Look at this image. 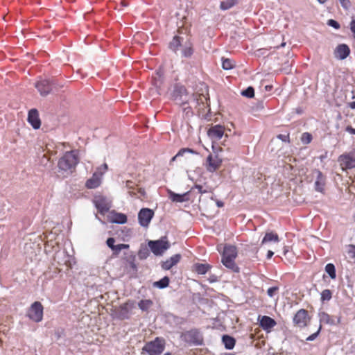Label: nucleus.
<instances>
[{
    "label": "nucleus",
    "instance_id": "nucleus-13",
    "mask_svg": "<svg viewBox=\"0 0 355 355\" xmlns=\"http://www.w3.org/2000/svg\"><path fill=\"white\" fill-rule=\"evenodd\" d=\"M309 320L310 318L308 316L307 311L304 309H301L295 315L293 322L296 326L304 327L308 324Z\"/></svg>",
    "mask_w": 355,
    "mask_h": 355
},
{
    "label": "nucleus",
    "instance_id": "nucleus-24",
    "mask_svg": "<svg viewBox=\"0 0 355 355\" xmlns=\"http://www.w3.org/2000/svg\"><path fill=\"white\" fill-rule=\"evenodd\" d=\"M153 305V301L148 299L141 300L138 303V306L142 311H148Z\"/></svg>",
    "mask_w": 355,
    "mask_h": 355
},
{
    "label": "nucleus",
    "instance_id": "nucleus-37",
    "mask_svg": "<svg viewBox=\"0 0 355 355\" xmlns=\"http://www.w3.org/2000/svg\"><path fill=\"white\" fill-rule=\"evenodd\" d=\"M129 245L127 244H119L116 245L115 252H119L123 249L128 248Z\"/></svg>",
    "mask_w": 355,
    "mask_h": 355
},
{
    "label": "nucleus",
    "instance_id": "nucleus-50",
    "mask_svg": "<svg viewBox=\"0 0 355 355\" xmlns=\"http://www.w3.org/2000/svg\"><path fill=\"white\" fill-rule=\"evenodd\" d=\"M328 0H318V1L321 4L325 3Z\"/></svg>",
    "mask_w": 355,
    "mask_h": 355
},
{
    "label": "nucleus",
    "instance_id": "nucleus-56",
    "mask_svg": "<svg viewBox=\"0 0 355 355\" xmlns=\"http://www.w3.org/2000/svg\"><path fill=\"white\" fill-rule=\"evenodd\" d=\"M129 193H130V195H135V194L134 192L130 191H129Z\"/></svg>",
    "mask_w": 355,
    "mask_h": 355
},
{
    "label": "nucleus",
    "instance_id": "nucleus-35",
    "mask_svg": "<svg viewBox=\"0 0 355 355\" xmlns=\"http://www.w3.org/2000/svg\"><path fill=\"white\" fill-rule=\"evenodd\" d=\"M278 291L277 287H272L268 289L267 293L270 297H273L276 295Z\"/></svg>",
    "mask_w": 355,
    "mask_h": 355
},
{
    "label": "nucleus",
    "instance_id": "nucleus-3",
    "mask_svg": "<svg viewBox=\"0 0 355 355\" xmlns=\"http://www.w3.org/2000/svg\"><path fill=\"white\" fill-rule=\"evenodd\" d=\"M212 153H209L207 157L205 162V167L209 173H214L220 168L223 164V158L220 156L219 153L222 152L221 147L211 149Z\"/></svg>",
    "mask_w": 355,
    "mask_h": 355
},
{
    "label": "nucleus",
    "instance_id": "nucleus-41",
    "mask_svg": "<svg viewBox=\"0 0 355 355\" xmlns=\"http://www.w3.org/2000/svg\"><path fill=\"white\" fill-rule=\"evenodd\" d=\"M129 266H130V272H135L136 271L137 267L133 261L129 262Z\"/></svg>",
    "mask_w": 355,
    "mask_h": 355
},
{
    "label": "nucleus",
    "instance_id": "nucleus-9",
    "mask_svg": "<svg viewBox=\"0 0 355 355\" xmlns=\"http://www.w3.org/2000/svg\"><path fill=\"white\" fill-rule=\"evenodd\" d=\"M311 182H313L315 189L319 192H322L325 184V179L320 171L315 170L309 175Z\"/></svg>",
    "mask_w": 355,
    "mask_h": 355
},
{
    "label": "nucleus",
    "instance_id": "nucleus-34",
    "mask_svg": "<svg viewBox=\"0 0 355 355\" xmlns=\"http://www.w3.org/2000/svg\"><path fill=\"white\" fill-rule=\"evenodd\" d=\"M311 139H312V137L308 132H305V133L302 134V135L301 137V141H302L303 144H309L311 141Z\"/></svg>",
    "mask_w": 355,
    "mask_h": 355
},
{
    "label": "nucleus",
    "instance_id": "nucleus-2",
    "mask_svg": "<svg viewBox=\"0 0 355 355\" xmlns=\"http://www.w3.org/2000/svg\"><path fill=\"white\" fill-rule=\"evenodd\" d=\"M170 49L175 53L189 57L193 53V48L190 42L185 37L175 36L169 44Z\"/></svg>",
    "mask_w": 355,
    "mask_h": 355
},
{
    "label": "nucleus",
    "instance_id": "nucleus-36",
    "mask_svg": "<svg viewBox=\"0 0 355 355\" xmlns=\"http://www.w3.org/2000/svg\"><path fill=\"white\" fill-rule=\"evenodd\" d=\"M115 241L113 238H109L107 240V245L112 250H115V248H116V245H114Z\"/></svg>",
    "mask_w": 355,
    "mask_h": 355
},
{
    "label": "nucleus",
    "instance_id": "nucleus-39",
    "mask_svg": "<svg viewBox=\"0 0 355 355\" xmlns=\"http://www.w3.org/2000/svg\"><path fill=\"white\" fill-rule=\"evenodd\" d=\"M328 25L335 28H339V24L337 21H336L335 20H333V19H329L328 21Z\"/></svg>",
    "mask_w": 355,
    "mask_h": 355
},
{
    "label": "nucleus",
    "instance_id": "nucleus-31",
    "mask_svg": "<svg viewBox=\"0 0 355 355\" xmlns=\"http://www.w3.org/2000/svg\"><path fill=\"white\" fill-rule=\"evenodd\" d=\"M222 67L225 70H229L234 67V64L231 60L226 58L223 60Z\"/></svg>",
    "mask_w": 355,
    "mask_h": 355
},
{
    "label": "nucleus",
    "instance_id": "nucleus-49",
    "mask_svg": "<svg viewBox=\"0 0 355 355\" xmlns=\"http://www.w3.org/2000/svg\"><path fill=\"white\" fill-rule=\"evenodd\" d=\"M350 107H351V108H352V109H355V101L352 102V103H350Z\"/></svg>",
    "mask_w": 355,
    "mask_h": 355
},
{
    "label": "nucleus",
    "instance_id": "nucleus-8",
    "mask_svg": "<svg viewBox=\"0 0 355 355\" xmlns=\"http://www.w3.org/2000/svg\"><path fill=\"white\" fill-rule=\"evenodd\" d=\"M148 246L154 254L162 255L170 247V244L166 238L157 241H150Z\"/></svg>",
    "mask_w": 355,
    "mask_h": 355
},
{
    "label": "nucleus",
    "instance_id": "nucleus-27",
    "mask_svg": "<svg viewBox=\"0 0 355 355\" xmlns=\"http://www.w3.org/2000/svg\"><path fill=\"white\" fill-rule=\"evenodd\" d=\"M197 103L199 106V110L203 111L206 107L205 105H208L207 96L203 94L198 95Z\"/></svg>",
    "mask_w": 355,
    "mask_h": 355
},
{
    "label": "nucleus",
    "instance_id": "nucleus-57",
    "mask_svg": "<svg viewBox=\"0 0 355 355\" xmlns=\"http://www.w3.org/2000/svg\"><path fill=\"white\" fill-rule=\"evenodd\" d=\"M340 322V318H339L337 321V324H339Z\"/></svg>",
    "mask_w": 355,
    "mask_h": 355
},
{
    "label": "nucleus",
    "instance_id": "nucleus-33",
    "mask_svg": "<svg viewBox=\"0 0 355 355\" xmlns=\"http://www.w3.org/2000/svg\"><path fill=\"white\" fill-rule=\"evenodd\" d=\"M331 298V292L329 290L325 289L321 293V300L322 301L329 300Z\"/></svg>",
    "mask_w": 355,
    "mask_h": 355
},
{
    "label": "nucleus",
    "instance_id": "nucleus-47",
    "mask_svg": "<svg viewBox=\"0 0 355 355\" xmlns=\"http://www.w3.org/2000/svg\"><path fill=\"white\" fill-rule=\"evenodd\" d=\"M138 193L140 194L141 196H144L146 195L145 190L142 188L138 189Z\"/></svg>",
    "mask_w": 355,
    "mask_h": 355
},
{
    "label": "nucleus",
    "instance_id": "nucleus-53",
    "mask_svg": "<svg viewBox=\"0 0 355 355\" xmlns=\"http://www.w3.org/2000/svg\"><path fill=\"white\" fill-rule=\"evenodd\" d=\"M263 104H262V103H259V104L258 105V109H263Z\"/></svg>",
    "mask_w": 355,
    "mask_h": 355
},
{
    "label": "nucleus",
    "instance_id": "nucleus-44",
    "mask_svg": "<svg viewBox=\"0 0 355 355\" xmlns=\"http://www.w3.org/2000/svg\"><path fill=\"white\" fill-rule=\"evenodd\" d=\"M191 153V150H187V149H184V150H182L180 151V152L177 154L176 157L182 156V155H183V154H184V153Z\"/></svg>",
    "mask_w": 355,
    "mask_h": 355
},
{
    "label": "nucleus",
    "instance_id": "nucleus-4",
    "mask_svg": "<svg viewBox=\"0 0 355 355\" xmlns=\"http://www.w3.org/2000/svg\"><path fill=\"white\" fill-rule=\"evenodd\" d=\"M77 162L76 155L73 152H67L60 159L58 167L63 174H69L72 173Z\"/></svg>",
    "mask_w": 355,
    "mask_h": 355
},
{
    "label": "nucleus",
    "instance_id": "nucleus-26",
    "mask_svg": "<svg viewBox=\"0 0 355 355\" xmlns=\"http://www.w3.org/2000/svg\"><path fill=\"white\" fill-rule=\"evenodd\" d=\"M222 340L225 345V348L228 349H232L234 348L235 345V340L234 338L227 335H225L223 336Z\"/></svg>",
    "mask_w": 355,
    "mask_h": 355
},
{
    "label": "nucleus",
    "instance_id": "nucleus-29",
    "mask_svg": "<svg viewBox=\"0 0 355 355\" xmlns=\"http://www.w3.org/2000/svg\"><path fill=\"white\" fill-rule=\"evenodd\" d=\"M325 271L331 279H334L336 278V270L334 266L332 263H328L325 266Z\"/></svg>",
    "mask_w": 355,
    "mask_h": 355
},
{
    "label": "nucleus",
    "instance_id": "nucleus-22",
    "mask_svg": "<svg viewBox=\"0 0 355 355\" xmlns=\"http://www.w3.org/2000/svg\"><path fill=\"white\" fill-rule=\"evenodd\" d=\"M169 198L175 202H182L187 200L188 192H185L182 194L175 193L171 191H168Z\"/></svg>",
    "mask_w": 355,
    "mask_h": 355
},
{
    "label": "nucleus",
    "instance_id": "nucleus-17",
    "mask_svg": "<svg viewBox=\"0 0 355 355\" xmlns=\"http://www.w3.org/2000/svg\"><path fill=\"white\" fill-rule=\"evenodd\" d=\"M110 222L112 223L124 224L127 222V216L122 214L116 211H112L108 215Z\"/></svg>",
    "mask_w": 355,
    "mask_h": 355
},
{
    "label": "nucleus",
    "instance_id": "nucleus-7",
    "mask_svg": "<svg viewBox=\"0 0 355 355\" xmlns=\"http://www.w3.org/2000/svg\"><path fill=\"white\" fill-rule=\"evenodd\" d=\"M44 306L40 302H33L27 310L26 316L33 322H40L43 319Z\"/></svg>",
    "mask_w": 355,
    "mask_h": 355
},
{
    "label": "nucleus",
    "instance_id": "nucleus-55",
    "mask_svg": "<svg viewBox=\"0 0 355 355\" xmlns=\"http://www.w3.org/2000/svg\"><path fill=\"white\" fill-rule=\"evenodd\" d=\"M271 89V86H266V90H270Z\"/></svg>",
    "mask_w": 355,
    "mask_h": 355
},
{
    "label": "nucleus",
    "instance_id": "nucleus-21",
    "mask_svg": "<svg viewBox=\"0 0 355 355\" xmlns=\"http://www.w3.org/2000/svg\"><path fill=\"white\" fill-rule=\"evenodd\" d=\"M181 255L179 254H175L173 257H171L170 259L166 260L165 261H163L162 263V268L164 270H169L173 266L176 265L180 260Z\"/></svg>",
    "mask_w": 355,
    "mask_h": 355
},
{
    "label": "nucleus",
    "instance_id": "nucleus-20",
    "mask_svg": "<svg viewBox=\"0 0 355 355\" xmlns=\"http://www.w3.org/2000/svg\"><path fill=\"white\" fill-rule=\"evenodd\" d=\"M35 87L37 89L40 94L43 96H46L51 92L49 87V82L47 80H42L35 83Z\"/></svg>",
    "mask_w": 355,
    "mask_h": 355
},
{
    "label": "nucleus",
    "instance_id": "nucleus-11",
    "mask_svg": "<svg viewBox=\"0 0 355 355\" xmlns=\"http://www.w3.org/2000/svg\"><path fill=\"white\" fill-rule=\"evenodd\" d=\"M340 165L343 170L355 167V150L348 155H344L339 157Z\"/></svg>",
    "mask_w": 355,
    "mask_h": 355
},
{
    "label": "nucleus",
    "instance_id": "nucleus-30",
    "mask_svg": "<svg viewBox=\"0 0 355 355\" xmlns=\"http://www.w3.org/2000/svg\"><path fill=\"white\" fill-rule=\"evenodd\" d=\"M169 283V279L167 277L162 278L161 280L158 282H155L154 283V286L158 287L159 288H164L168 286Z\"/></svg>",
    "mask_w": 355,
    "mask_h": 355
},
{
    "label": "nucleus",
    "instance_id": "nucleus-58",
    "mask_svg": "<svg viewBox=\"0 0 355 355\" xmlns=\"http://www.w3.org/2000/svg\"><path fill=\"white\" fill-rule=\"evenodd\" d=\"M285 44H286V43H285V42H283V43L281 44V46H285Z\"/></svg>",
    "mask_w": 355,
    "mask_h": 355
},
{
    "label": "nucleus",
    "instance_id": "nucleus-23",
    "mask_svg": "<svg viewBox=\"0 0 355 355\" xmlns=\"http://www.w3.org/2000/svg\"><path fill=\"white\" fill-rule=\"evenodd\" d=\"M260 324L263 329L267 330L273 327L276 324V322L268 316H263L260 320Z\"/></svg>",
    "mask_w": 355,
    "mask_h": 355
},
{
    "label": "nucleus",
    "instance_id": "nucleus-51",
    "mask_svg": "<svg viewBox=\"0 0 355 355\" xmlns=\"http://www.w3.org/2000/svg\"><path fill=\"white\" fill-rule=\"evenodd\" d=\"M156 75L158 76V78L162 77V73L160 71H157Z\"/></svg>",
    "mask_w": 355,
    "mask_h": 355
},
{
    "label": "nucleus",
    "instance_id": "nucleus-32",
    "mask_svg": "<svg viewBox=\"0 0 355 355\" xmlns=\"http://www.w3.org/2000/svg\"><path fill=\"white\" fill-rule=\"evenodd\" d=\"M241 94L247 98H252L254 96V89L252 87H248L241 92Z\"/></svg>",
    "mask_w": 355,
    "mask_h": 355
},
{
    "label": "nucleus",
    "instance_id": "nucleus-48",
    "mask_svg": "<svg viewBox=\"0 0 355 355\" xmlns=\"http://www.w3.org/2000/svg\"><path fill=\"white\" fill-rule=\"evenodd\" d=\"M273 254H274V252L271 250H268V254H267V257L268 259H270Z\"/></svg>",
    "mask_w": 355,
    "mask_h": 355
},
{
    "label": "nucleus",
    "instance_id": "nucleus-10",
    "mask_svg": "<svg viewBox=\"0 0 355 355\" xmlns=\"http://www.w3.org/2000/svg\"><path fill=\"white\" fill-rule=\"evenodd\" d=\"M154 216V211L148 208L141 209L138 214V220L139 224L144 227H147Z\"/></svg>",
    "mask_w": 355,
    "mask_h": 355
},
{
    "label": "nucleus",
    "instance_id": "nucleus-40",
    "mask_svg": "<svg viewBox=\"0 0 355 355\" xmlns=\"http://www.w3.org/2000/svg\"><path fill=\"white\" fill-rule=\"evenodd\" d=\"M107 169V165L106 164H103L101 167L98 168L97 173H99L100 172H103V175Z\"/></svg>",
    "mask_w": 355,
    "mask_h": 355
},
{
    "label": "nucleus",
    "instance_id": "nucleus-28",
    "mask_svg": "<svg viewBox=\"0 0 355 355\" xmlns=\"http://www.w3.org/2000/svg\"><path fill=\"white\" fill-rule=\"evenodd\" d=\"M319 318L320 322L329 324L331 325L334 324V321L331 318V317L326 313L322 312L319 313Z\"/></svg>",
    "mask_w": 355,
    "mask_h": 355
},
{
    "label": "nucleus",
    "instance_id": "nucleus-25",
    "mask_svg": "<svg viewBox=\"0 0 355 355\" xmlns=\"http://www.w3.org/2000/svg\"><path fill=\"white\" fill-rule=\"evenodd\" d=\"M210 266L204 263H197L193 266V270L200 275L205 274L209 269Z\"/></svg>",
    "mask_w": 355,
    "mask_h": 355
},
{
    "label": "nucleus",
    "instance_id": "nucleus-46",
    "mask_svg": "<svg viewBox=\"0 0 355 355\" xmlns=\"http://www.w3.org/2000/svg\"><path fill=\"white\" fill-rule=\"evenodd\" d=\"M346 130L350 134L355 135V129L352 128V127H347Z\"/></svg>",
    "mask_w": 355,
    "mask_h": 355
},
{
    "label": "nucleus",
    "instance_id": "nucleus-5",
    "mask_svg": "<svg viewBox=\"0 0 355 355\" xmlns=\"http://www.w3.org/2000/svg\"><path fill=\"white\" fill-rule=\"evenodd\" d=\"M237 256L236 248L232 245L226 246L224 249L222 263L229 269L234 272L239 271V268L234 262V259Z\"/></svg>",
    "mask_w": 355,
    "mask_h": 355
},
{
    "label": "nucleus",
    "instance_id": "nucleus-54",
    "mask_svg": "<svg viewBox=\"0 0 355 355\" xmlns=\"http://www.w3.org/2000/svg\"><path fill=\"white\" fill-rule=\"evenodd\" d=\"M157 77H155V78H154V85H156V84H157Z\"/></svg>",
    "mask_w": 355,
    "mask_h": 355
},
{
    "label": "nucleus",
    "instance_id": "nucleus-16",
    "mask_svg": "<svg viewBox=\"0 0 355 355\" xmlns=\"http://www.w3.org/2000/svg\"><path fill=\"white\" fill-rule=\"evenodd\" d=\"M28 121L32 127L37 130L41 125V121L39 118L38 112L35 109H32L29 111L28 114Z\"/></svg>",
    "mask_w": 355,
    "mask_h": 355
},
{
    "label": "nucleus",
    "instance_id": "nucleus-60",
    "mask_svg": "<svg viewBox=\"0 0 355 355\" xmlns=\"http://www.w3.org/2000/svg\"><path fill=\"white\" fill-rule=\"evenodd\" d=\"M128 183H129V182H126L127 187H129V185H128Z\"/></svg>",
    "mask_w": 355,
    "mask_h": 355
},
{
    "label": "nucleus",
    "instance_id": "nucleus-59",
    "mask_svg": "<svg viewBox=\"0 0 355 355\" xmlns=\"http://www.w3.org/2000/svg\"><path fill=\"white\" fill-rule=\"evenodd\" d=\"M164 355H171V353L167 352V353H165Z\"/></svg>",
    "mask_w": 355,
    "mask_h": 355
},
{
    "label": "nucleus",
    "instance_id": "nucleus-14",
    "mask_svg": "<svg viewBox=\"0 0 355 355\" xmlns=\"http://www.w3.org/2000/svg\"><path fill=\"white\" fill-rule=\"evenodd\" d=\"M94 203L96 208L101 214L107 212L110 207V202L102 196H96Z\"/></svg>",
    "mask_w": 355,
    "mask_h": 355
},
{
    "label": "nucleus",
    "instance_id": "nucleus-42",
    "mask_svg": "<svg viewBox=\"0 0 355 355\" xmlns=\"http://www.w3.org/2000/svg\"><path fill=\"white\" fill-rule=\"evenodd\" d=\"M320 329H321V326H320V327L318 329V331L316 333H315V334H312L311 336H309L306 338V340H310V341L313 340L316 338V336H317V335H318V332L320 331Z\"/></svg>",
    "mask_w": 355,
    "mask_h": 355
},
{
    "label": "nucleus",
    "instance_id": "nucleus-45",
    "mask_svg": "<svg viewBox=\"0 0 355 355\" xmlns=\"http://www.w3.org/2000/svg\"><path fill=\"white\" fill-rule=\"evenodd\" d=\"M132 307H133V304H131V303H129V302L126 303V304H124V306H123V308H124L125 309H126L127 311H129V310H130V309H131Z\"/></svg>",
    "mask_w": 355,
    "mask_h": 355
},
{
    "label": "nucleus",
    "instance_id": "nucleus-19",
    "mask_svg": "<svg viewBox=\"0 0 355 355\" xmlns=\"http://www.w3.org/2000/svg\"><path fill=\"white\" fill-rule=\"evenodd\" d=\"M103 172L99 173H95L93 176L87 181L86 186L89 189H94L98 187L101 183Z\"/></svg>",
    "mask_w": 355,
    "mask_h": 355
},
{
    "label": "nucleus",
    "instance_id": "nucleus-15",
    "mask_svg": "<svg viewBox=\"0 0 355 355\" xmlns=\"http://www.w3.org/2000/svg\"><path fill=\"white\" fill-rule=\"evenodd\" d=\"M350 53L349 48L344 44L338 45L334 49V55L336 59L344 60Z\"/></svg>",
    "mask_w": 355,
    "mask_h": 355
},
{
    "label": "nucleus",
    "instance_id": "nucleus-18",
    "mask_svg": "<svg viewBox=\"0 0 355 355\" xmlns=\"http://www.w3.org/2000/svg\"><path fill=\"white\" fill-rule=\"evenodd\" d=\"M173 100L176 103V104L182 105L185 102L188 101L187 94L185 92V90L183 88H180L178 90H175L173 96Z\"/></svg>",
    "mask_w": 355,
    "mask_h": 355
},
{
    "label": "nucleus",
    "instance_id": "nucleus-1",
    "mask_svg": "<svg viewBox=\"0 0 355 355\" xmlns=\"http://www.w3.org/2000/svg\"><path fill=\"white\" fill-rule=\"evenodd\" d=\"M223 137H227V135H225V128L220 125H216L209 128L207 132V135L201 139L202 146L209 151V149L216 148V144Z\"/></svg>",
    "mask_w": 355,
    "mask_h": 355
},
{
    "label": "nucleus",
    "instance_id": "nucleus-6",
    "mask_svg": "<svg viewBox=\"0 0 355 355\" xmlns=\"http://www.w3.org/2000/svg\"><path fill=\"white\" fill-rule=\"evenodd\" d=\"M165 348V340L156 338L154 340L147 343L142 348L141 354L148 355H160Z\"/></svg>",
    "mask_w": 355,
    "mask_h": 355
},
{
    "label": "nucleus",
    "instance_id": "nucleus-52",
    "mask_svg": "<svg viewBox=\"0 0 355 355\" xmlns=\"http://www.w3.org/2000/svg\"><path fill=\"white\" fill-rule=\"evenodd\" d=\"M288 252V249L286 247H285L284 249V254L286 255Z\"/></svg>",
    "mask_w": 355,
    "mask_h": 355
},
{
    "label": "nucleus",
    "instance_id": "nucleus-43",
    "mask_svg": "<svg viewBox=\"0 0 355 355\" xmlns=\"http://www.w3.org/2000/svg\"><path fill=\"white\" fill-rule=\"evenodd\" d=\"M350 29L355 35V19H353L350 23Z\"/></svg>",
    "mask_w": 355,
    "mask_h": 355
},
{
    "label": "nucleus",
    "instance_id": "nucleus-38",
    "mask_svg": "<svg viewBox=\"0 0 355 355\" xmlns=\"http://www.w3.org/2000/svg\"><path fill=\"white\" fill-rule=\"evenodd\" d=\"M341 6L345 8V9H348L350 6V2L349 0H339Z\"/></svg>",
    "mask_w": 355,
    "mask_h": 355
},
{
    "label": "nucleus",
    "instance_id": "nucleus-12",
    "mask_svg": "<svg viewBox=\"0 0 355 355\" xmlns=\"http://www.w3.org/2000/svg\"><path fill=\"white\" fill-rule=\"evenodd\" d=\"M279 241V236L272 232H266L262 239L261 245L267 248L275 249Z\"/></svg>",
    "mask_w": 355,
    "mask_h": 355
}]
</instances>
